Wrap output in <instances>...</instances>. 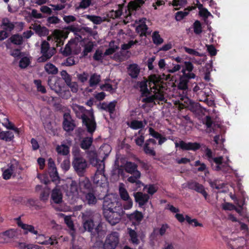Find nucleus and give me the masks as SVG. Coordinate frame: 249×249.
<instances>
[{"label":"nucleus","instance_id":"obj_1","mask_svg":"<svg viewBox=\"0 0 249 249\" xmlns=\"http://www.w3.org/2000/svg\"><path fill=\"white\" fill-rule=\"evenodd\" d=\"M219 135L215 136L214 137V141L216 144L215 148L220 150L222 155L216 157H213L212 150L207 148L205 151V157L206 159L211 163L213 168L216 171H222L224 173L230 172L232 170L229 165L230 160L229 159V154L227 150L223 147V139L220 138Z\"/></svg>","mask_w":249,"mask_h":249},{"label":"nucleus","instance_id":"obj_2","mask_svg":"<svg viewBox=\"0 0 249 249\" xmlns=\"http://www.w3.org/2000/svg\"><path fill=\"white\" fill-rule=\"evenodd\" d=\"M160 77L156 74L151 75L148 80H144L138 83V86L143 96V100L148 103L154 100L163 101L164 99L163 87L160 86Z\"/></svg>","mask_w":249,"mask_h":249},{"label":"nucleus","instance_id":"obj_3","mask_svg":"<svg viewBox=\"0 0 249 249\" xmlns=\"http://www.w3.org/2000/svg\"><path fill=\"white\" fill-rule=\"evenodd\" d=\"M90 163L97 168L96 172L93 178L94 183L97 186L103 187L107 183V179L104 175L105 163L104 160L98 159L96 152L90 151L88 153Z\"/></svg>","mask_w":249,"mask_h":249},{"label":"nucleus","instance_id":"obj_4","mask_svg":"<svg viewBox=\"0 0 249 249\" xmlns=\"http://www.w3.org/2000/svg\"><path fill=\"white\" fill-rule=\"evenodd\" d=\"M72 108L77 117L82 119L87 131L91 135L95 131L96 124L92 111H87L85 108L77 104H72Z\"/></svg>","mask_w":249,"mask_h":249},{"label":"nucleus","instance_id":"obj_5","mask_svg":"<svg viewBox=\"0 0 249 249\" xmlns=\"http://www.w3.org/2000/svg\"><path fill=\"white\" fill-rule=\"evenodd\" d=\"M62 188L71 203L77 202L79 198L80 194L76 181L71 178L68 179L66 183L62 186Z\"/></svg>","mask_w":249,"mask_h":249},{"label":"nucleus","instance_id":"obj_6","mask_svg":"<svg viewBox=\"0 0 249 249\" xmlns=\"http://www.w3.org/2000/svg\"><path fill=\"white\" fill-rule=\"evenodd\" d=\"M103 208L104 212H106L119 210V208L122 207L118 202L117 196L116 194H110L104 197Z\"/></svg>","mask_w":249,"mask_h":249},{"label":"nucleus","instance_id":"obj_7","mask_svg":"<svg viewBox=\"0 0 249 249\" xmlns=\"http://www.w3.org/2000/svg\"><path fill=\"white\" fill-rule=\"evenodd\" d=\"M124 2V0H118L116 1V2L118 3V9L111 10L109 12L108 16L111 18H115L122 15L124 17L126 18V19L129 20L130 18L131 13L130 10L128 9V7L124 8L125 13L123 12L124 9L123 5Z\"/></svg>","mask_w":249,"mask_h":249},{"label":"nucleus","instance_id":"obj_8","mask_svg":"<svg viewBox=\"0 0 249 249\" xmlns=\"http://www.w3.org/2000/svg\"><path fill=\"white\" fill-rule=\"evenodd\" d=\"M119 209L120 210L104 212V215L106 219L111 225H115L118 223L124 214V211L122 208H120Z\"/></svg>","mask_w":249,"mask_h":249},{"label":"nucleus","instance_id":"obj_9","mask_svg":"<svg viewBox=\"0 0 249 249\" xmlns=\"http://www.w3.org/2000/svg\"><path fill=\"white\" fill-rule=\"evenodd\" d=\"M55 52V49L50 47L48 42L46 41H42L41 45V53L42 55L38 58V62H44L46 61L52 57Z\"/></svg>","mask_w":249,"mask_h":249},{"label":"nucleus","instance_id":"obj_10","mask_svg":"<svg viewBox=\"0 0 249 249\" xmlns=\"http://www.w3.org/2000/svg\"><path fill=\"white\" fill-rule=\"evenodd\" d=\"M72 164L75 171L79 175L83 174L88 166L86 160L76 153H74Z\"/></svg>","mask_w":249,"mask_h":249},{"label":"nucleus","instance_id":"obj_11","mask_svg":"<svg viewBox=\"0 0 249 249\" xmlns=\"http://www.w3.org/2000/svg\"><path fill=\"white\" fill-rule=\"evenodd\" d=\"M93 218L91 211H87L82 213V223L85 231L92 232L95 226Z\"/></svg>","mask_w":249,"mask_h":249},{"label":"nucleus","instance_id":"obj_12","mask_svg":"<svg viewBox=\"0 0 249 249\" xmlns=\"http://www.w3.org/2000/svg\"><path fill=\"white\" fill-rule=\"evenodd\" d=\"M119 243V234L118 232H112L107 237L104 244V249H115Z\"/></svg>","mask_w":249,"mask_h":249},{"label":"nucleus","instance_id":"obj_13","mask_svg":"<svg viewBox=\"0 0 249 249\" xmlns=\"http://www.w3.org/2000/svg\"><path fill=\"white\" fill-rule=\"evenodd\" d=\"M18 168V163L16 162L10 163L6 167H3L1 169L2 172V177L4 179H9L12 177L16 175V172Z\"/></svg>","mask_w":249,"mask_h":249},{"label":"nucleus","instance_id":"obj_14","mask_svg":"<svg viewBox=\"0 0 249 249\" xmlns=\"http://www.w3.org/2000/svg\"><path fill=\"white\" fill-rule=\"evenodd\" d=\"M236 205L238 208H236L233 204L230 203H225L222 205V208L225 210H235L239 214L244 218H247L249 220V216L247 212L244 210L243 206L244 203L241 204L240 203L237 202Z\"/></svg>","mask_w":249,"mask_h":249},{"label":"nucleus","instance_id":"obj_15","mask_svg":"<svg viewBox=\"0 0 249 249\" xmlns=\"http://www.w3.org/2000/svg\"><path fill=\"white\" fill-rule=\"evenodd\" d=\"M176 147H179L183 150H193L196 151L200 147V145L197 142H186L183 141H180L178 142H175Z\"/></svg>","mask_w":249,"mask_h":249},{"label":"nucleus","instance_id":"obj_16","mask_svg":"<svg viewBox=\"0 0 249 249\" xmlns=\"http://www.w3.org/2000/svg\"><path fill=\"white\" fill-rule=\"evenodd\" d=\"M225 240L230 249H239L242 245L246 243V239L243 237H239L236 239L225 238Z\"/></svg>","mask_w":249,"mask_h":249},{"label":"nucleus","instance_id":"obj_17","mask_svg":"<svg viewBox=\"0 0 249 249\" xmlns=\"http://www.w3.org/2000/svg\"><path fill=\"white\" fill-rule=\"evenodd\" d=\"M52 204H60L63 201V194L59 186H56L52 191L51 196Z\"/></svg>","mask_w":249,"mask_h":249},{"label":"nucleus","instance_id":"obj_18","mask_svg":"<svg viewBox=\"0 0 249 249\" xmlns=\"http://www.w3.org/2000/svg\"><path fill=\"white\" fill-rule=\"evenodd\" d=\"M48 84L51 89L57 94L62 90V80L60 78L52 77L49 79Z\"/></svg>","mask_w":249,"mask_h":249},{"label":"nucleus","instance_id":"obj_19","mask_svg":"<svg viewBox=\"0 0 249 249\" xmlns=\"http://www.w3.org/2000/svg\"><path fill=\"white\" fill-rule=\"evenodd\" d=\"M79 198L83 201V202L86 203L89 205H93L96 203L97 199L93 191L88 192H84L82 194H80Z\"/></svg>","mask_w":249,"mask_h":249},{"label":"nucleus","instance_id":"obj_20","mask_svg":"<svg viewBox=\"0 0 249 249\" xmlns=\"http://www.w3.org/2000/svg\"><path fill=\"white\" fill-rule=\"evenodd\" d=\"M18 230L15 229H11L5 231L0 233V238L3 239V240H0V242H8L9 240L18 237Z\"/></svg>","mask_w":249,"mask_h":249},{"label":"nucleus","instance_id":"obj_21","mask_svg":"<svg viewBox=\"0 0 249 249\" xmlns=\"http://www.w3.org/2000/svg\"><path fill=\"white\" fill-rule=\"evenodd\" d=\"M36 239L38 243L41 245H53L57 243L56 237L54 236L46 237L44 235L39 234L36 237Z\"/></svg>","mask_w":249,"mask_h":249},{"label":"nucleus","instance_id":"obj_22","mask_svg":"<svg viewBox=\"0 0 249 249\" xmlns=\"http://www.w3.org/2000/svg\"><path fill=\"white\" fill-rule=\"evenodd\" d=\"M184 67H183L181 72L183 75L186 76L189 78H195V74L192 72L194 69V66L192 62L190 61H184Z\"/></svg>","mask_w":249,"mask_h":249},{"label":"nucleus","instance_id":"obj_23","mask_svg":"<svg viewBox=\"0 0 249 249\" xmlns=\"http://www.w3.org/2000/svg\"><path fill=\"white\" fill-rule=\"evenodd\" d=\"M156 144V142L153 139H149L145 143L143 147L144 152L150 156H155L156 153L154 150V145Z\"/></svg>","mask_w":249,"mask_h":249},{"label":"nucleus","instance_id":"obj_24","mask_svg":"<svg viewBox=\"0 0 249 249\" xmlns=\"http://www.w3.org/2000/svg\"><path fill=\"white\" fill-rule=\"evenodd\" d=\"M80 194H82L84 192H88L92 191L91 184L89 180L87 178H85L79 182Z\"/></svg>","mask_w":249,"mask_h":249},{"label":"nucleus","instance_id":"obj_25","mask_svg":"<svg viewBox=\"0 0 249 249\" xmlns=\"http://www.w3.org/2000/svg\"><path fill=\"white\" fill-rule=\"evenodd\" d=\"M49 172L53 180H56L58 178V173L54 161L52 158H50L48 161Z\"/></svg>","mask_w":249,"mask_h":249},{"label":"nucleus","instance_id":"obj_26","mask_svg":"<svg viewBox=\"0 0 249 249\" xmlns=\"http://www.w3.org/2000/svg\"><path fill=\"white\" fill-rule=\"evenodd\" d=\"M74 125L72 122L71 118L68 113L64 115L63 128L66 131H70L73 129Z\"/></svg>","mask_w":249,"mask_h":249},{"label":"nucleus","instance_id":"obj_27","mask_svg":"<svg viewBox=\"0 0 249 249\" xmlns=\"http://www.w3.org/2000/svg\"><path fill=\"white\" fill-rule=\"evenodd\" d=\"M52 37L53 39L56 43V46L57 47L60 46L63 44L65 38L64 35L62 32L58 30L54 31Z\"/></svg>","mask_w":249,"mask_h":249},{"label":"nucleus","instance_id":"obj_28","mask_svg":"<svg viewBox=\"0 0 249 249\" xmlns=\"http://www.w3.org/2000/svg\"><path fill=\"white\" fill-rule=\"evenodd\" d=\"M136 201L140 206L144 205L148 200L149 197L146 195L141 192H137L134 195Z\"/></svg>","mask_w":249,"mask_h":249},{"label":"nucleus","instance_id":"obj_29","mask_svg":"<svg viewBox=\"0 0 249 249\" xmlns=\"http://www.w3.org/2000/svg\"><path fill=\"white\" fill-rule=\"evenodd\" d=\"M61 215L63 216L64 218L65 223L70 229V234L72 236V241L73 243L75 238V231L73 230V224L71 220V216L65 215L61 213Z\"/></svg>","mask_w":249,"mask_h":249},{"label":"nucleus","instance_id":"obj_30","mask_svg":"<svg viewBox=\"0 0 249 249\" xmlns=\"http://www.w3.org/2000/svg\"><path fill=\"white\" fill-rule=\"evenodd\" d=\"M190 187L198 193L201 194L205 199H207L208 194L202 185L197 182H192L190 184Z\"/></svg>","mask_w":249,"mask_h":249},{"label":"nucleus","instance_id":"obj_31","mask_svg":"<svg viewBox=\"0 0 249 249\" xmlns=\"http://www.w3.org/2000/svg\"><path fill=\"white\" fill-rule=\"evenodd\" d=\"M149 133L151 136L159 140L158 143L160 145H161L167 140L165 137L161 136L151 127L149 128Z\"/></svg>","mask_w":249,"mask_h":249},{"label":"nucleus","instance_id":"obj_32","mask_svg":"<svg viewBox=\"0 0 249 249\" xmlns=\"http://www.w3.org/2000/svg\"><path fill=\"white\" fill-rule=\"evenodd\" d=\"M137 165L130 161H126L124 165V169L125 171L130 174L136 173L137 171H139L137 170Z\"/></svg>","mask_w":249,"mask_h":249},{"label":"nucleus","instance_id":"obj_33","mask_svg":"<svg viewBox=\"0 0 249 249\" xmlns=\"http://www.w3.org/2000/svg\"><path fill=\"white\" fill-rule=\"evenodd\" d=\"M119 193L121 199L123 200L130 199L128 193L125 188V185L123 183H120L119 186Z\"/></svg>","mask_w":249,"mask_h":249},{"label":"nucleus","instance_id":"obj_34","mask_svg":"<svg viewBox=\"0 0 249 249\" xmlns=\"http://www.w3.org/2000/svg\"><path fill=\"white\" fill-rule=\"evenodd\" d=\"M117 104L116 101H113L109 103H103L101 104V108L109 112L110 113H113Z\"/></svg>","mask_w":249,"mask_h":249},{"label":"nucleus","instance_id":"obj_35","mask_svg":"<svg viewBox=\"0 0 249 249\" xmlns=\"http://www.w3.org/2000/svg\"><path fill=\"white\" fill-rule=\"evenodd\" d=\"M146 18H142L139 20V25L136 27V31L141 35H145L148 29L147 25L145 24Z\"/></svg>","mask_w":249,"mask_h":249},{"label":"nucleus","instance_id":"obj_36","mask_svg":"<svg viewBox=\"0 0 249 249\" xmlns=\"http://www.w3.org/2000/svg\"><path fill=\"white\" fill-rule=\"evenodd\" d=\"M128 72L132 78H136L139 74L140 69L137 64H131L128 68Z\"/></svg>","mask_w":249,"mask_h":249},{"label":"nucleus","instance_id":"obj_37","mask_svg":"<svg viewBox=\"0 0 249 249\" xmlns=\"http://www.w3.org/2000/svg\"><path fill=\"white\" fill-rule=\"evenodd\" d=\"M133 174V176L127 178V181L131 183H135L138 187H140V185L142 184L141 181L139 180L141 176L140 172L137 171L136 173Z\"/></svg>","mask_w":249,"mask_h":249},{"label":"nucleus","instance_id":"obj_38","mask_svg":"<svg viewBox=\"0 0 249 249\" xmlns=\"http://www.w3.org/2000/svg\"><path fill=\"white\" fill-rule=\"evenodd\" d=\"M101 81V76L96 73L91 74L89 79V85L90 87H96Z\"/></svg>","mask_w":249,"mask_h":249},{"label":"nucleus","instance_id":"obj_39","mask_svg":"<svg viewBox=\"0 0 249 249\" xmlns=\"http://www.w3.org/2000/svg\"><path fill=\"white\" fill-rule=\"evenodd\" d=\"M127 217L132 221L139 223L143 218V215L141 212L136 211L131 214H127Z\"/></svg>","mask_w":249,"mask_h":249},{"label":"nucleus","instance_id":"obj_40","mask_svg":"<svg viewBox=\"0 0 249 249\" xmlns=\"http://www.w3.org/2000/svg\"><path fill=\"white\" fill-rule=\"evenodd\" d=\"M128 233L129 235L130 241L133 244L138 245L140 241L138 239V234L135 230L131 228L127 229Z\"/></svg>","mask_w":249,"mask_h":249},{"label":"nucleus","instance_id":"obj_41","mask_svg":"<svg viewBox=\"0 0 249 249\" xmlns=\"http://www.w3.org/2000/svg\"><path fill=\"white\" fill-rule=\"evenodd\" d=\"M145 0H135L130 2L128 4V9L131 10H136L145 2Z\"/></svg>","mask_w":249,"mask_h":249},{"label":"nucleus","instance_id":"obj_42","mask_svg":"<svg viewBox=\"0 0 249 249\" xmlns=\"http://www.w3.org/2000/svg\"><path fill=\"white\" fill-rule=\"evenodd\" d=\"M190 79L186 76H181L179 79V82L178 84V88L180 89L185 90L188 88V79Z\"/></svg>","mask_w":249,"mask_h":249},{"label":"nucleus","instance_id":"obj_43","mask_svg":"<svg viewBox=\"0 0 249 249\" xmlns=\"http://www.w3.org/2000/svg\"><path fill=\"white\" fill-rule=\"evenodd\" d=\"M18 225L26 231L25 233H27V232H30L34 234H37V231L35 230L34 227L32 225L23 224L21 221L18 222Z\"/></svg>","mask_w":249,"mask_h":249},{"label":"nucleus","instance_id":"obj_44","mask_svg":"<svg viewBox=\"0 0 249 249\" xmlns=\"http://www.w3.org/2000/svg\"><path fill=\"white\" fill-rule=\"evenodd\" d=\"M18 225L26 231L25 233H27V232H30L34 234H37V231L35 230L34 227L32 225L23 224L21 221L18 222Z\"/></svg>","mask_w":249,"mask_h":249},{"label":"nucleus","instance_id":"obj_45","mask_svg":"<svg viewBox=\"0 0 249 249\" xmlns=\"http://www.w3.org/2000/svg\"><path fill=\"white\" fill-rule=\"evenodd\" d=\"M92 142L93 139L92 137L85 138L81 142V147L84 150L88 149L91 146Z\"/></svg>","mask_w":249,"mask_h":249},{"label":"nucleus","instance_id":"obj_46","mask_svg":"<svg viewBox=\"0 0 249 249\" xmlns=\"http://www.w3.org/2000/svg\"><path fill=\"white\" fill-rule=\"evenodd\" d=\"M2 26L4 30L10 32L14 29L15 25L8 18H5L2 20Z\"/></svg>","mask_w":249,"mask_h":249},{"label":"nucleus","instance_id":"obj_47","mask_svg":"<svg viewBox=\"0 0 249 249\" xmlns=\"http://www.w3.org/2000/svg\"><path fill=\"white\" fill-rule=\"evenodd\" d=\"M45 70L48 74H55L58 72V69L51 63H47L44 67Z\"/></svg>","mask_w":249,"mask_h":249},{"label":"nucleus","instance_id":"obj_48","mask_svg":"<svg viewBox=\"0 0 249 249\" xmlns=\"http://www.w3.org/2000/svg\"><path fill=\"white\" fill-rule=\"evenodd\" d=\"M14 138V134L10 131H1L0 132V139L7 142L11 141Z\"/></svg>","mask_w":249,"mask_h":249},{"label":"nucleus","instance_id":"obj_49","mask_svg":"<svg viewBox=\"0 0 249 249\" xmlns=\"http://www.w3.org/2000/svg\"><path fill=\"white\" fill-rule=\"evenodd\" d=\"M198 8L199 9V15L204 18H208L209 17H213V15L209 12L208 10L205 8L203 7L202 4H199L198 5Z\"/></svg>","mask_w":249,"mask_h":249},{"label":"nucleus","instance_id":"obj_50","mask_svg":"<svg viewBox=\"0 0 249 249\" xmlns=\"http://www.w3.org/2000/svg\"><path fill=\"white\" fill-rule=\"evenodd\" d=\"M56 150L58 154L62 155H67L69 153V147L66 144L58 145Z\"/></svg>","mask_w":249,"mask_h":249},{"label":"nucleus","instance_id":"obj_51","mask_svg":"<svg viewBox=\"0 0 249 249\" xmlns=\"http://www.w3.org/2000/svg\"><path fill=\"white\" fill-rule=\"evenodd\" d=\"M33 29L40 36H44L48 34V30L44 27H41L40 25H34Z\"/></svg>","mask_w":249,"mask_h":249},{"label":"nucleus","instance_id":"obj_52","mask_svg":"<svg viewBox=\"0 0 249 249\" xmlns=\"http://www.w3.org/2000/svg\"><path fill=\"white\" fill-rule=\"evenodd\" d=\"M194 166L198 167L197 168V171L198 172H204L205 174L207 173H208V168L206 164L203 162H201L200 160L196 161L194 163Z\"/></svg>","mask_w":249,"mask_h":249},{"label":"nucleus","instance_id":"obj_53","mask_svg":"<svg viewBox=\"0 0 249 249\" xmlns=\"http://www.w3.org/2000/svg\"><path fill=\"white\" fill-rule=\"evenodd\" d=\"M183 49L186 53L192 55L193 57L197 56L201 57L204 56V54L203 53H199L196 50L193 49H191L187 47H183Z\"/></svg>","mask_w":249,"mask_h":249},{"label":"nucleus","instance_id":"obj_54","mask_svg":"<svg viewBox=\"0 0 249 249\" xmlns=\"http://www.w3.org/2000/svg\"><path fill=\"white\" fill-rule=\"evenodd\" d=\"M152 37L154 43L157 45H160L163 42V39L160 37L158 32H154Z\"/></svg>","mask_w":249,"mask_h":249},{"label":"nucleus","instance_id":"obj_55","mask_svg":"<svg viewBox=\"0 0 249 249\" xmlns=\"http://www.w3.org/2000/svg\"><path fill=\"white\" fill-rule=\"evenodd\" d=\"M75 46L74 41H70L66 44L63 53L66 55H70L72 52V48Z\"/></svg>","mask_w":249,"mask_h":249},{"label":"nucleus","instance_id":"obj_56","mask_svg":"<svg viewBox=\"0 0 249 249\" xmlns=\"http://www.w3.org/2000/svg\"><path fill=\"white\" fill-rule=\"evenodd\" d=\"M86 17L88 19L96 24H99L103 21L102 18L99 16L87 15Z\"/></svg>","mask_w":249,"mask_h":249},{"label":"nucleus","instance_id":"obj_57","mask_svg":"<svg viewBox=\"0 0 249 249\" xmlns=\"http://www.w3.org/2000/svg\"><path fill=\"white\" fill-rule=\"evenodd\" d=\"M171 66L169 65V67H167V71L169 73H174L179 71L181 68V65L179 64H175L173 63H170Z\"/></svg>","mask_w":249,"mask_h":249},{"label":"nucleus","instance_id":"obj_58","mask_svg":"<svg viewBox=\"0 0 249 249\" xmlns=\"http://www.w3.org/2000/svg\"><path fill=\"white\" fill-rule=\"evenodd\" d=\"M114 41H111L110 42L109 45V48L104 53V55H107L111 54L115 52L117 49L118 48L117 45H114Z\"/></svg>","mask_w":249,"mask_h":249},{"label":"nucleus","instance_id":"obj_59","mask_svg":"<svg viewBox=\"0 0 249 249\" xmlns=\"http://www.w3.org/2000/svg\"><path fill=\"white\" fill-rule=\"evenodd\" d=\"M144 189L149 194L152 195L156 192L158 190V187L155 185L149 184L146 185Z\"/></svg>","mask_w":249,"mask_h":249},{"label":"nucleus","instance_id":"obj_60","mask_svg":"<svg viewBox=\"0 0 249 249\" xmlns=\"http://www.w3.org/2000/svg\"><path fill=\"white\" fill-rule=\"evenodd\" d=\"M30 63V60L29 57L25 56L22 57L19 61V66L21 69L26 68Z\"/></svg>","mask_w":249,"mask_h":249},{"label":"nucleus","instance_id":"obj_61","mask_svg":"<svg viewBox=\"0 0 249 249\" xmlns=\"http://www.w3.org/2000/svg\"><path fill=\"white\" fill-rule=\"evenodd\" d=\"M189 10L185 9L183 11H178L176 14V19L177 21L182 20L184 17L187 16L189 14Z\"/></svg>","mask_w":249,"mask_h":249},{"label":"nucleus","instance_id":"obj_62","mask_svg":"<svg viewBox=\"0 0 249 249\" xmlns=\"http://www.w3.org/2000/svg\"><path fill=\"white\" fill-rule=\"evenodd\" d=\"M11 42L16 45H20L22 42V36L18 35H15L11 37Z\"/></svg>","mask_w":249,"mask_h":249},{"label":"nucleus","instance_id":"obj_63","mask_svg":"<svg viewBox=\"0 0 249 249\" xmlns=\"http://www.w3.org/2000/svg\"><path fill=\"white\" fill-rule=\"evenodd\" d=\"M194 32L196 34L198 35L202 32L201 23L198 20H196L193 24Z\"/></svg>","mask_w":249,"mask_h":249},{"label":"nucleus","instance_id":"obj_64","mask_svg":"<svg viewBox=\"0 0 249 249\" xmlns=\"http://www.w3.org/2000/svg\"><path fill=\"white\" fill-rule=\"evenodd\" d=\"M77 77L79 81L84 83L87 81L89 77V75L88 72H83L82 73L77 74Z\"/></svg>","mask_w":249,"mask_h":249}]
</instances>
